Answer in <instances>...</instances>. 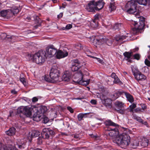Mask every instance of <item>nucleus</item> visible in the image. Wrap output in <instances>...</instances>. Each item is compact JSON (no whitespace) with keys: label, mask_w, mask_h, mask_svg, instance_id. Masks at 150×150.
<instances>
[{"label":"nucleus","mask_w":150,"mask_h":150,"mask_svg":"<svg viewBox=\"0 0 150 150\" xmlns=\"http://www.w3.org/2000/svg\"><path fill=\"white\" fill-rule=\"evenodd\" d=\"M60 76L59 70L57 66H54L51 68L50 73V76L45 75L43 76L42 79L47 82L54 83L59 81Z\"/></svg>","instance_id":"1"},{"label":"nucleus","mask_w":150,"mask_h":150,"mask_svg":"<svg viewBox=\"0 0 150 150\" xmlns=\"http://www.w3.org/2000/svg\"><path fill=\"white\" fill-rule=\"evenodd\" d=\"M113 141L122 148H125L130 144V137L128 135L123 133L114 138Z\"/></svg>","instance_id":"2"},{"label":"nucleus","mask_w":150,"mask_h":150,"mask_svg":"<svg viewBox=\"0 0 150 150\" xmlns=\"http://www.w3.org/2000/svg\"><path fill=\"white\" fill-rule=\"evenodd\" d=\"M136 2L139 4L144 6L148 3L150 5L149 0H135V1H129L126 4L125 6L127 9V12L130 14H133L137 11V6Z\"/></svg>","instance_id":"3"},{"label":"nucleus","mask_w":150,"mask_h":150,"mask_svg":"<svg viewBox=\"0 0 150 150\" xmlns=\"http://www.w3.org/2000/svg\"><path fill=\"white\" fill-rule=\"evenodd\" d=\"M28 57L29 59H32L36 63L41 65L44 62L46 57L45 51L40 50L34 54H28Z\"/></svg>","instance_id":"4"},{"label":"nucleus","mask_w":150,"mask_h":150,"mask_svg":"<svg viewBox=\"0 0 150 150\" xmlns=\"http://www.w3.org/2000/svg\"><path fill=\"white\" fill-rule=\"evenodd\" d=\"M73 81L81 85H87L89 83L90 80H84L83 79V76L82 72L76 73L73 76Z\"/></svg>","instance_id":"5"},{"label":"nucleus","mask_w":150,"mask_h":150,"mask_svg":"<svg viewBox=\"0 0 150 150\" xmlns=\"http://www.w3.org/2000/svg\"><path fill=\"white\" fill-rule=\"evenodd\" d=\"M57 52V49L52 45L48 46L45 51V56L47 57H51L55 55Z\"/></svg>","instance_id":"6"},{"label":"nucleus","mask_w":150,"mask_h":150,"mask_svg":"<svg viewBox=\"0 0 150 150\" xmlns=\"http://www.w3.org/2000/svg\"><path fill=\"white\" fill-rule=\"evenodd\" d=\"M32 110L33 108L28 106H26L18 109V112L23 113L28 117H30L31 116Z\"/></svg>","instance_id":"7"},{"label":"nucleus","mask_w":150,"mask_h":150,"mask_svg":"<svg viewBox=\"0 0 150 150\" xmlns=\"http://www.w3.org/2000/svg\"><path fill=\"white\" fill-rule=\"evenodd\" d=\"M145 18H142V20H141L139 23L137 21H132L131 22V24L134 26V28L137 30H142L144 27V22Z\"/></svg>","instance_id":"8"},{"label":"nucleus","mask_w":150,"mask_h":150,"mask_svg":"<svg viewBox=\"0 0 150 150\" xmlns=\"http://www.w3.org/2000/svg\"><path fill=\"white\" fill-rule=\"evenodd\" d=\"M106 134H108L109 136L110 137H114L113 139L119 135L118 129L117 128L113 129L108 128V131L106 132Z\"/></svg>","instance_id":"9"},{"label":"nucleus","mask_w":150,"mask_h":150,"mask_svg":"<svg viewBox=\"0 0 150 150\" xmlns=\"http://www.w3.org/2000/svg\"><path fill=\"white\" fill-rule=\"evenodd\" d=\"M101 99L103 104L107 108H111L112 100L108 98L106 96L102 95L101 97Z\"/></svg>","instance_id":"10"},{"label":"nucleus","mask_w":150,"mask_h":150,"mask_svg":"<svg viewBox=\"0 0 150 150\" xmlns=\"http://www.w3.org/2000/svg\"><path fill=\"white\" fill-rule=\"evenodd\" d=\"M86 9L88 12H94L96 9L95 1L92 0L90 1L86 5Z\"/></svg>","instance_id":"11"},{"label":"nucleus","mask_w":150,"mask_h":150,"mask_svg":"<svg viewBox=\"0 0 150 150\" xmlns=\"http://www.w3.org/2000/svg\"><path fill=\"white\" fill-rule=\"evenodd\" d=\"M72 71H64L62 77V80L65 81H69L72 76Z\"/></svg>","instance_id":"12"},{"label":"nucleus","mask_w":150,"mask_h":150,"mask_svg":"<svg viewBox=\"0 0 150 150\" xmlns=\"http://www.w3.org/2000/svg\"><path fill=\"white\" fill-rule=\"evenodd\" d=\"M43 108H45L46 107H44L40 108L39 110H38L36 111L35 113L33 115V117L34 118L37 119L38 118L40 119L42 118V116H43V113L45 112V110H43Z\"/></svg>","instance_id":"13"},{"label":"nucleus","mask_w":150,"mask_h":150,"mask_svg":"<svg viewBox=\"0 0 150 150\" xmlns=\"http://www.w3.org/2000/svg\"><path fill=\"white\" fill-rule=\"evenodd\" d=\"M80 67V63L78 60H74L72 63L71 69L73 71H77Z\"/></svg>","instance_id":"14"},{"label":"nucleus","mask_w":150,"mask_h":150,"mask_svg":"<svg viewBox=\"0 0 150 150\" xmlns=\"http://www.w3.org/2000/svg\"><path fill=\"white\" fill-rule=\"evenodd\" d=\"M55 55L57 58L60 59L67 56L68 53L67 52L64 51H63L61 50H59L58 51L57 50Z\"/></svg>","instance_id":"15"},{"label":"nucleus","mask_w":150,"mask_h":150,"mask_svg":"<svg viewBox=\"0 0 150 150\" xmlns=\"http://www.w3.org/2000/svg\"><path fill=\"white\" fill-rule=\"evenodd\" d=\"M105 4V3L103 0H99L97 2H95L96 10L99 11L102 9Z\"/></svg>","instance_id":"16"},{"label":"nucleus","mask_w":150,"mask_h":150,"mask_svg":"<svg viewBox=\"0 0 150 150\" xmlns=\"http://www.w3.org/2000/svg\"><path fill=\"white\" fill-rule=\"evenodd\" d=\"M140 141V147H144L147 146L149 144V140L146 138L143 137Z\"/></svg>","instance_id":"17"},{"label":"nucleus","mask_w":150,"mask_h":150,"mask_svg":"<svg viewBox=\"0 0 150 150\" xmlns=\"http://www.w3.org/2000/svg\"><path fill=\"white\" fill-rule=\"evenodd\" d=\"M115 110L119 109H122L124 108L125 106L124 103L122 102L119 101H116L115 103Z\"/></svg>","instance_id":"18"},{"label":"nucleus","mask_w":150,"mask_h":150,"mask_svg":"<svg viewBox=\"0 0 150 150\" xmlns=\"http://www.w3.org/2000/svg\"><path fill=\"white\" fill-rule=\"evenodd\" d=\"M134 77L137 81H143L146 79V77L140 72L135 75Z\"/></svg>","instance_id":"19"},{"label":"nucleus","mask_w":150,"mask_h":150,"mask_svg":"<svg viewBox=\"0 0 150 150\" xmlns=\"http://www.w3.org/2000/svg\"><path fill=\"white\" fill-rule=\"evenodd\" d=\"M4 150H18L11 144H6L3 148Z\"/></svg>","instance_id":"20"},{"label":"nucleus","mask_w":150,"mask_h":150,"mask_svg":"<svg viewBox=\"0 0 150 150\" xmlns=\"http://www.w3.org/2000/svg\"><path fill=\"white\" fill-rule=\"evenodd\" d=\"M124 93L123 91H118L113 93L112 95V100H115L117 98L120 96Z\"/></svg>","instance_id":"21"},{"label":"nucleus","mask_w":150,"mask_h":150,"mask_svg":"<svg viewBox=\"0 0 150 150\" xmlns=\"http://www.w3.org/2000/svg\"><path fill=\"white\" fill-rule=\"evenodd\" d=\"M107 40V39L105 38H100L99 39L96 38L94 39V41L95 42L96 41V44L98 45H100L106 42Z\"/></svg>","instance_id":"22"},{"label":"nucleus","mask_w":150,"mask_h":150,"mask_svg":"<svg viewBox=\"0 0 150 150\" xmlns=\"http://www.w3.org/2000/svg\"><path fill=\"white\" fill-rule=\"evenodd\" d=\"M16 132V129L14 127H11L6 132V134L9 136H12L14 135Z\"/></svg>","instance_id":"23"},{"label":"nucleus","mask_w":150,"mask_h":150,"mask_svg":"<svg viewBox=\"0 0 150 150\" xmlns=\"http://www.w3.org/2000/svg\"><path fill=\"white\" fill-rule=\"evenodd\" d=\"M48 136L50 137H52L54 134L55 132L53 130L50 128H45Z\"/></svg>","instance_id":"24"},{"label":"nucleus","mask_w":150,"mask_h":150,"mask_svg":"<svg viewBox=\"0 0 150 150\" xmlns=\"http://www.w3.org/2000/svg\"><path fill=\"white\" fill-rule=\"evenodd\" d=\"M127 37L125 35H117L115 37V39L117 41L121 42L125 39Z\"/></svg>","instance_id":"25"},{"label":"nucleus","mask_w":150,"mask_h":150,"mask_svg":"<svg viewBox=\"0 0 150 150\" xmlns=\"http://www.w3.org/2000/svg\"><path fill=\"white\" fill-rule=\"evenodd\" d=\"M132 52H125L124 53L123 55L125 57L124 59L125 60H128L129 59H132L131 57L132 56Z\"/></svg>","instance_id":"26"},{"label":"nucleus","mask_w":150,"mask_h":150,"mask_svg":"<svg viewBox=\"0 0 150 150\" xmlns=\"http://www.w3.org/2000/svg\"><path fill=\"white\" fill-rule=\"evenodd\" d=\"M106 126H111L116 127L118 125L112 122L111 120H108L105 121L104 122Z\"/></svg>","instance_id":"27"},{"label":"nucleus","mask_w":150,"mask_h":150,"mask_svg":"<svg viewBox=\"0 0 150 150\" xmlns=\"http://www.w3.org/2000/svg\"><path fill=\"white\" fill-rule=\"evenodd\" d=\"M108 10L110 12L114 11L116 8L115 3H110L108 6Z\"/></svg>","instance_id":"28"},{"label":"nucleus","mask_w":150,"mask_h":150,"mask_svg":"<svg viewBox=\"0 0 150 150\" xmlns=\"http://www.w3.org/2000/svg\"><path fill=\"white\" fill-rule=\"evenodd\" d=\"M132 115V118L134 120H137L140 123H142L143 122V120L140 117L138 116L135 114L133 113Z\"/></svg>","instance_id":"29"},{"label":"nucleus","mask_w":150,"mask_h":150,"mask_svg":"<svg viewBox=\"0 0 150 150\" xmlns=\"http://www.w3.org/2000/svg\"><path fill=\"white\" fill-rule=\"evenodd\" d=\"M136 107V104L133 103L132 105H130L128 108H127L128 113L129 112H133L134 109Z\"/></svg>","instance_id":"30"},{"label":"nucleus","mask_w":150,"mask_h":150,"mask_svg":"<svg viewBox=\"0 0 150 150\" xmlns=\"http://www.w3.org/2000/svg\"><path fill=\"white\" fill-rule=\"evenodd\" d=\"M124 93L128 101L131 103H132L134 101L133 96L129 93Z\"/></svg>","instance_id":"31"},{"label":"nucleus","mask_w":150,"mask_h":150,"mask_svg":"<svg viewBox=\"0 0 150 150\" xmlns=\"http://www.w3.org/2000/svg\"><path fill=\"white\" fill-rule=\"evenodd\" d=\"M10 12H11L13 14H15L19 12V9L16 6H13L12 8L9 9Z\"/></svg>","instance_id":"32"},{"label":"nucleus","mask_w":150,"mask_h":150,"mask_svg":"<svg viewBox=\"0 0 150 150\" xmlns=\"http://www.w3.org/2000/svg\"><path fill=\"white\" fill-rule=\"evenodd\" d=\"M131 145L132 146V148L134 149H135L138 146L140 147L139 141L137 139L134 140L131 143Z\"/></svg>","instance_id":"33"},{"label":"nucleus","mask_w":150,"mask_h":150,"mask_svg":"<svg viewBox=\"0 0 150 150\" xmlns=\"http://www.w3.org/2000/svg\"><path fill=\"white\" fill-rule=\"evenodd\" d=\"M40 134V132L38 131H34L31 133H29V135H31L30 137L31 138L38 137Z\"/></svg>","instance_id":"34"},{"label":"nucleus","mask_w":150,"mask_h":150,"mask_svg":"<svg viewBox=\"0 0 150 150\" xmlns=\"http://www.w3.org/2000/svg\"><path fill=\"white\" fill-rule=\"evenodd\" d=\"M8 13H10L9 9L2 10L0 12V16L5 17Z\"/></svg>","instance_id":"35"},{"label":"nucleus","mask_w":150,"mask_h":150,"mask_svg":"<svg viewBox=\"0 0 150 150\" xmlns=\"http://www.w3.org/2000/svg\"><path fill=\"white\" fill-rule=\"evenodd\" d=\"M115 110L118 113L121 114L127 115L128 114V112L127 111V109H119Z\"/></svg>","instance_id":"36"},{"label":"nucleus","mask_w":150,"mask_h":150,"mask_svg":"<svg viewBox=\"0 0 150 150\" xmlns=\"http://www.w3.org/2000/svg\"><path fill=\"white\" fill-rule=\"evenodd\" d=\"M90 24V25L91 28H96L98 26V21L93 20Z\"/></svg>","instance_id":"37"},{"label":"nucleus","mask_w":150,"mask_h":150,"mask_svg":"<svg viewBox=\"0 0 150 150\" xmlns=\"http://www.w3.org/2000/svg\"><path fill=\"white\" fill-rule=\"evenodd\" d=\"M41 136L42 138L45 139H48L49 138V136L47 135L45 128L43 129L41 133Z\"/></svg>","instance_id":"38"},{"label":"nucleus","mask_w":150,"mask_h":150,"mask_svg":"<svg viewBox=\"0 0 150 150\" xmlns=\"http://www.w3.org/2000/svg\"><path fill=\"white\" fill-rule=\"evenodd\" d=\"M88 114V113H80L77 116V118L79 121H80L82 120L83 117H85V116Z\"/></svg>","instance_id":"39"},{"label":"nucleus","mask_w":150,"mask_h":150,"mask_svg":"<svg viewBox=\"0 0 150 150\" xmlns=\"http://www.w3.org/2000/svg\"><path fill=\"white\" fill-rule=\"evenodd\" d=\"M2 36V37L3 36L4 37L3 39H7L9 41H11L9 40V39H12L14 37L13 36H11L8 35H7L6 34H3Z\"/></svg>","instance_id":"40"},{"label":"nucleus","mask_w":150,"mask_h":150,"mask_svg":"<svg viewBox=\"0 0 150 150\" xmlns=\"http://www.w3.org/2000/svg\"><path fill=\"white\" fill-rule=\"evenodd\" d=\"M132 70L133 75L134 76H135V75L137 74L140 72L139 71L138 69L137 68H132Z\"/></svg>","instance_id":"41"},{"label":"nucleus","mask_w":150,"mask_h":150,"mask_svg":"<svg viewBox=\"0 0 150 150\" xmlns=\"http://www.w3.org/2000/svg\"><path fill=\"white\" fill-rule=\"evenodd\" d=\"M113 82L115 83H117L119 84H121L122 82L120 81V79L118 78L117 76L114 79Z\"/></svg>","instance_id":"42"},{"label":"nucleus","mask_w":150,"mask_h":150,"mask_svg":"<svg viewBox=\"0 0 150 150\" xmlns=\"http://www.w3.org/2000/svg\"><path fill=\"white\" fill-rule=\"evenodd\" d=\"M121 24L120 23L116 24L113 27V29L115 30L119 29L121 28Z\"/></svg>","instance_id":"43"},{"label":"nucleus","mask_w":150,"mask_h":150,"mask_svg":"<svg viewBox=\"0 0 150 150\" xmlns=\"http://www.w3.org/2000/svg\"><path fill=\"white\" fill-rule=\"evenodd\" d=\"M140 56L139 54H134L133 56L134 59H136L137 60L139 59Z\"/></svg>","instance_id":"44"},{"label":"nucleus","mask_w":150,"mask_h":150,"mask_svg":"<svg viewBox=\"0 0 150 150\" xmlns=\"http://www.w3.org/2000/svg\"><path fill=\"white\" fill-rule=\"evenodd\" d=\"M20 81L25 86L26 85V81H25V78L23 77L21 78V77H20Z\"/></svg>","instance_id":"45"},{"label":"nucleus","mask_w":150,"mask_h":150,"mask_svg":"<svg viewBox=\"0 0 150 150\" xmlns=\"http://www.w3.org/2000/svg\"><path fill=\"white\" fill-rule=\"evenodd\" d=\"M42 138L40 137H39L37 139V143L38 144L40 145L42 143Z\"/></svg>","instance_id":"46"},{"label":"nucleus","mask_w":150,"mask_h":150,"mask_svg":"<svg viewBox=\"0 0 150 150\" xmlns=\"http://www.w3.org/2000/svg\"><path fill=\"white\" fill-rule=\"evenodd\" d=\"M23 143L22 142H18V143H17L16 145L18 146V147L19 149L21 148L22 147V145H23Z\"/></svg>","instance_id":"47"},{"label":"nucleus","mask_w":150,"mask_h":150,"mask_svg":"<svg viewBox=\"0 0 150 150\" xmlns=\"http://www.w3.org/2000/svg\"><path fill=\"white\" fill-rule=\"evenodd\" d=\"M43 121L44 123L46 124L49 121V119L47 117H45L43 118Z\"/></svg>","instance_id":"48"},{"label":"nucleus","mask_w":150,"mask_h":150,"mask_svg":"<svg viewBox=\"0 0 150 150\" xmlns=\"http://www.w3.org/2000/svg\"><path fill=\"white\" fill-rule=\"evenodd\" d=\"M72 28V25L70 24H67L65 28V30H69Z\"/></svg>","instance_id":"49"},{"label":"nucleus","mask_w":150,"mask_h":150,"mask_svg":"<svg viewBox=\"0 0 150 150\" xmlns=\"http://www.w3.org/2000/svg\"><path fill=\"white\" fill-rule=\"evenodd\" d=\"M100 17V16L99 14H96L94 16V18L93 20H95L96 21H98V20L99 18Z\"/></svg>","instance_id":"50"},{"label":"nucleus","mask_w":150,"mask_h":150,"mask_svg":"<svg viewBox=\"0 0 150 150\" xmlns=\"http://www.w3.org/2000/svg\"><path fill=\"white\" fill-rule=\"evenodd\" d=\"M135 16L137 18H139V23L141 21V20H142V18H144V17H143L142 16H139V15L138 14V13L137 14V13H136V14L135 15Z\"/></svg>","instance_id":"51"},{"label":"nucleus","mask_w":150,"mask_h":150,"mask_svg":"<svg viewBox=\"0 0 150 150\" xmlns=\"http://www.w3.org/2000/svg\"><path fill=\"white\" fill-rule=\"evenodd\" d=\"M134 112L136 113H139L141 111V109L140 108H137L134 110Z\"/></svg>","instance_id":"52"},{"label":"nucleus","mask_w":150,"mask_h":150,"mask_svg":"<svg viewBox=\"0 0 150 150\" xmlns=\"http://www.w3.org/2000/svg\"><path fill=\"white\" fill-rule=\"evenodd\" d=\"M145 63L147 66L150 67V62L147 59H146L145 60Z\"/></svg>","instance_id":"53"},{"label":"nucleus","mask_w":150,"mask_h":150,"mask_svg":"<svg viewBox=\"0 0 150 150\" xmlns=\"http://www.w3.org/2000/svg\"><path fill=\"white\" fill-rule=\"evenodd\" d=\"M88 57H92L93 58H95V59H97L98 61V62H99V63H101V62H102V61L101 60V59H99V58H98L97 57H92V56H91V55H88Z\"/></svg>","instance_id":"54"},{"label":"nucleus","mask_w":150,"mask_h":150,"mask_svg":"<svg viewBox=\"0 0 150 150\" xmlns=\"http://www.w3.org/2000/svg\"><path fill=\"white\" fill-rule=\"evenodd\" d=\"M76 48L79 50H81L83 49V47L81 46V45L80 44H79L76 47Z\"/></svg>","instance_id":"55"},{"label":"nucleus","mask_w":150,"mask_h":150,"mask_svg":"<svg viewBox=\"0 0 150 150\" xmlns=\"http://www.w3.org/2000/svg\"><path fill=\"white\" fill-rule=\"evenodd\" d=\"M67 109L71 113H73L74 112L73 109L70 107H67Z\"/></svg>","instance_id":"56"},{"label":"nucleus","mask_w":150,"mask_h":150,"mask_svg":"<svg viewBox=\"0 0 150 150\" xmlns=\"http://www.w3.org/2000/svg\"><path fill=\"white\" fill-rule=\"evenodd\" d=\"M90 103H91V104H92L95 105L96 104L97 101L93 99L91 100Z\"/></svg>","instance_id":"57"},{"label":"nucleus","mask_w":150,"mask_h":150,"mask_svg":"<svg viewBox=\"0 0 150 150\" xmlns=\"http://www.w3.org/2000/svg\"><path fill=\"white\" fill-rule=\"evenodd\" d=\"M38 100V98L36 97H34L32 99V102L34 103L37 101Z\"/></svg>","instance_id":"58"},{"label":"nucleus","mask_w":150,"mask_h":150,"mask_svg":"<svg viewBox=\"0 0 150 150\" xmlns=\"http://www.w3.org/2000/svg\"><path fill=\"white\" fill-rule=\"evenodd\" d=\"M111 76L113 78H115L117 77V76L114 73H112L111 75Z\"/></svg>","instance_id":"59"},{"label":"nucleus","mask_w":150,"mask_h":150,"mask_svg":"<svg viewBox=\"0 0 150 150\" xmlns=\"http://www.w3.org/2000/svg\"><path fill=\"white\" fill-rule=\"evenodd\" d=\"M141 123L146 125L147 127H149V125H148V123L146 121L144 122V121L143 120V122H142Z\"/></svg>","instance_id":"60"},{"label":"nucleus","mask_w":150,"mask_h":150,"mask_svg":"<svg viewBox=\"0 0 150 150\" xmlns=\"http://www.w3.org/2000/svg\"><path fill=\"white\" fill-rule=\"evenodd\" d=\"M63 16V13H60L59 15L57 16V18H60L62 17Z\"/></svg>","instance_id":"61"},{"label":"nucleus","mask_w":150,"mask_h":150,"mask_svg":"<svg viewBox=\"0 0 150 150\" xmlns=\"http://www.w3.org/2000/svg\"><path fill=\"white\" fill-rule=\"evenodd\" d=\"M126 60L128 61V62H127V64L129 65L130 64H129L130 63H132V61L131 59H129L128 60Z\"/></svg>","instance_id":"62"},{"label":"nucleus","mask_w":150,"mask_h":150,"mask_svg":"<svg viewBox=\"0 0 150 150\" xmlns=\"http://www.w3.org/2000/svg\"><path fill=\"white\" fill-rule=\"evenodd\" d=\"M105 27L109 29L111 28L112 26L110 25H108L106 26Z\"/></svg>","instance_id":"63"},{"label":"nucleus","mask_w":150,"mask_h":150,"mask_svg":"<svg viewBox=\"0 0 150 150\" xmlns=\"http://www.w3.org/2000/svg\"><path fill=\"white\" fill-rule=\"evenodd\" d=\"M11 93L14 94H16L17 93V92L15 90H12L11 91Z\"/></svg>","instance_id":"64"}]
</instances>
